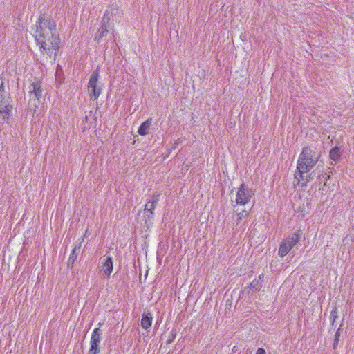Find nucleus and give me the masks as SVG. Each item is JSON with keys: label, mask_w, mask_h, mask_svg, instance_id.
Listing matches in <instances>:
<instances>
[{"label": "nucleus", "mask_w": 354, "mask_h": 354, "mask_svg": "<svg viewBox=\"0 0 354 354\" xmlns=\"http://www.w3.org/2000/svg\"><path fill=\"white\" fill-rule=\"evenodd\" d=\"M181 142L180 139H177L174 142V146L172 147V149H174Z\"/></svg>", "instance_id": "nucleus-23"}, {"label": "nucleus", "mask_w": 354, "mask_h": 354, "mask_svg": "<svg viewBox=\"0 0 354 354\" xmlns=\"http://www.w3.org/2000/svg\"><path fill=\"white\" fill-rule=\"evenodd\" d=\"M102 331L99 328H95L91 338V347L88 354H98L100 351V343L101 341Z\"/></svg>", "instance_id": "nucleus-6"}, {"label": "nucleus", "mask_w": 354, "mask_h": 354, "mask_svg": "<svg viewBox=\"0 0 354 354\" xmlns=\"http://www.w3.org/2000/svg\"><path fill=\"white\" fill-rule=\"evenodd\" d=\"M160 193H156L153 194L151 196V198L146 203L145 207L144 209V214H146V216L149 218H153V211L155 209V207L157 205V203L159 201L160 199Z\"/></svg>", "instance_id": "nucleus-7"}, {"label": "nucleus", "mask_w": 354, "mask_h": 354, "mask_svg": "<svg viewBox=\"0 0 354 354\" xmlns=\"http://www.w3.org/2000/svg\"><path fill=\"white\" fill-rule=\"evenodd\" d=\"M12 110V106L6 104L5 100L3 102L0 103V115L3 120H7L9 118Z\"/></svg>", "instance_id": "nucleus-9"}, {"label": "nucleus", "mask_w": 354, "mask_h": 354, "mask_svg": "<svg viewBox=\"0 0 354 354\" xmlns=\"http://www.w3.org/2000/svg\"><path fill=\"white\" fill-rule=\"evenodd\" d=\"M118 10V6L116 4H113L109 10H107L104 16L102 17L100 26L97 31V32L95 35L94 39L99 43L103 37H106L109 32L108 28H107V24L110 20L109 14L111 15H113V11Z\"/></svg>", "instance_id": "nucleus-3"}, {"label": "nucleus", "mask_w": 354, "mask_h": 354, "mask_svg": "<svg viewBox=\"0 0 354 354\" xmlns=\"http://www.w3.org/2000/svg\"><path fill=\"white\" fill-rule=\"evenodd\" d=\"M254 196V190L243 183L240 185L236 196V205H245Z\"/></svg>", "instance_id": "nucleus-5"}, {"label": "nucleus", "mask_w": 354, "mask_h": 354, "mask_svg": "<svg viewBox=\"0 0 354 354\" xmlns=\"http://www.w3.org/2000/svg\"><path fill=\"white\" fill-rule=\"evenodd\" d=\"M152 314L151 312L145 313L142 316L141 326L145 329H148L151 326Z\"/></svg>", "instance_id": "nucleus-12"}, {"label": "nucleus", "mask_w": 354, "mask_h": 354, "mask_svg": "<svg viewBox=\"0 0 354 354\" xmlns=\"http://www.w3.org/2000/svg\"><path fill=\"white\" fill-rule=\"evenodd\" d=\"M319 155L310 147H305L302 149L297 164V169L295 172V179L297 180V185H299L301 180H303V175L309 171L317 162Z\"/></svg>", "instance_id": "nucleus-2"}, {"label": "nucleus", "mask_w": 354, "mask_h": 354, "mask_svg": "<svg viewBox=\"0 0 354 354\" xmlns=\"http://www.w3.org/2000/svg\"><path fill=\"white\" fill-rule=\"evenodd\" d=\"M300 240V234L298 232H295L292 236L289 237V239H286L288 241V245L292 248Z\"/></svg>", "instance_id": "nucleus-15"}, {"label": "nucleus", "mask_w": 354, "mask_h": 354, "mask_svg": "<svg viewBox=\"0 0 354 354\" xmlns=\"http://www.w3.org/2000/svg\"><path fill=\"white\" fill-rule=\"evenodd\" d=\"M102 268L104 273L109 277L113 271V260L111 257H107L104 259Z\"/></svg>", "instance_id": "nucleus-10"}, {"label": "nucleus", "mask_w": 354, "mask_h": 354, "mask_svg": "<svg viewBox=\"0 0 354 354\" xmlns=\"http://www.w3.org/2000/svg\"><path fill=\"white\" fill-rule=\"evenodd\" d=\"M99 76V68H97L93 71L88 83V92L93 100H97L102 93L101 88L97 85Z\"/></svg>", "instance_id": "nucleus-4"}, {"label": "nucleus", "mask_w": 354, "mask_h": 354, "mask_svg": "<svg viewBox=\"0 0 354 354\" xmlns=\"http://www.w3.org/2000/svg\"><path fill=\"white\" fill-rule=\"evenodd\" d=\"M81 245H82V242H80L78 244H76L75 245L74 248L73 249V250L70 254L68 261V267H73L75 261H76V259L77 258L79 252L81 248Z\"/></svg>", "instance_id": "nucleus-11"}, {"label": "nucleus", "mask_w": 354, "mask_h": 354, "mask_svg": "<svg viewBox=\"0 0 354 354\" xmlns=\"http://www.w3.org/2000/svg\"><path fill=\"white\" fill-rule=\"evenodd\" d=\"M257 283H258V282L253 281L250 283V286H251L252 287H254L255 284H257Z\"/></svg>", "instance_id": "nucleus-24"}, {"label": "nucleus", "mask_w": 354, "mask_h": 354, "mask_svg": "<svg viewBox=\"0 0 354 354\" xmlns=\"http://www.w3.org/2000/svg\"><path fill=\"white\" fill-rule=\"evenodd\" d=\"M176 331L174 330H172L170 333H169V337L166 341V343L167 344H171L176 338Z\"/></svg>", "instance_id": "nucleus-19"}, {"label": "nucleus", "mask_w": 354, "mask_h": 354, "mask_svg": "<svg viewBox=\"0 0 354 354\" xmlns=\"http://www.w3.org/2000/svg\"><path fill=\"white\" fill-rule=\"evenodd\" d=\"M256 354H266L264 348H259L256 352Z\"/></svg>", "instance_id": "nucleus-22"}, {"label": "nucleus", "mask_w": 354, "mask_h": 354, "mask_svg": "<svg viewBox=\"0 0 354 354\" xmlns=\"http://www.w3.org/2000/svg\"><path fill=\"white\" fill-rule=\"evenodd\" d=\"M339 330L335 333V339H334V342H333V348H335L336 347V346L338 344V341H339Z\"/></svg>", "instance_id": "nucleus-20"}, {"label": "nucleus", "mask_w": 354, "mask_h": 354, "mask_svg": "<svg viewBox=\"0 0 354 354\" xmlns=\"http://www.w3.org/2000/svg\"><path fill=\"white\" fill-rule=\"evenodd\" d=\"M249 215V212L246 210H243L242 212L238 213L236 214V225H238L240 223V221L243 218Z\"/></svg>", "instance_id": "nucleus-17"}, {"label": "nucleus", "mask_w": 354, "mask_h": 354, "mask_svg": "<svg viewBox=\"0 0 354 354\" xmlns=\"http://www.w3.org/2000/svg\"><path fill=\"white\" fill-rule=\"evenodd\" d=\"M292 248L288 245V241H282L280 243L278 250V254L281 257H283L288 254Z\"/></svg>", "instance_id": "nucleus-13"}, {"label": "nucleus", "mask_w": 354, "mask_h": 354, "mask_svg": "<svg viewBox=\"0 0 354 354\" xmlns=\"http://www.w3.org/2000/svg\"><path fill=\"white\" fill-rule=\"evenodd\" d=\"M37 44L40 51L55 60L59 49L60 39L56 33V24L41 14L37 21L35 35Z\"/></svg>", "instance_id": "nucleus-1"}, {"label": "nucleus", "mask_w": 354, "mask_h": 354, "mask_svg": "<svg viewBox=\"0 0 354 354\" xmlns=\"http://www.w3.org/2000/svg\"><path fill=\"white\" fill-rule=\"evenodd\" d=\"M151 125V120H147L141 124V125L139 127L138 133L140 136H146L149 132V129Z\"/></svg>", "instance_id": "nucleus-14"}, {"label": "nucleus", "mask_w": 354, "mask_h": 354, "mask_svg": "<svg viewBox=\"0 0 354 354\" xmlns=\"http://www.w3.org/2000/svg\"><path fill=\"white\" fill-rule=\"evenodd\" d=\"M5 100L4 82L2 77L0 75V103Z\"/></svg>", "instance_id": "nucleus-18"}, {"label": "nucleus", "mask_w": 354, "mask_h": 354, "mask_svg": "<svg viewBox=\"0 0 354 354\" xmlns=\"http://www.w3.org/2000/svg\"><path fill=\"white\" fill-rule=\"evenodd\" d=\"M337 317V313L335 310H333L330 314V319H333V322H335V319Z\"/></svg>", "instance_id": "nucleus-21"}, {"label": "nucleus", "mask_w": 354, "mask_h": 354, "mask_svg": "<svg viewBox=\"0 0 354 354\" xmlns=\"http://www.w3.org/2000/svg\"><path fill=\"white\" fill-rule=\"evenodd\" d=\"M43 90L41 88V83L39 80L34 79L31 81L28 87V94L32 96V95L38 100L41 97Z\"/></svg>", "instance_id": "nucleus-8"}, {"label": "nucleus", "mask_w": 354, "mask_h": 354, "mask_svg": "<svg viewBox=\"0 0 354 354\" xmlns=\"http://www.w3.org/2000/svg\"><path fill=\"white\" fill-rule=\"evenodd\" d=\"M98 326H102V324H101V323H99V324H98Z\"/></svg>", "instance_id": "nucleus-25"}, {"label": "nucleus", "mask_w": 354, "mask_h": 354, "mask_svg": "<svg viewBox=\"0 0 354 354\" xmlns=\"http://www.w3.org/2000/svg\"><path fill=\"white\" fill-rule=\"evenodd\" d=\"M330 158L334 161H337L340 157L339 148L335 147L330 151Z\"/></svg>", "instance_id": "nucleus-16"}]
</instances>
